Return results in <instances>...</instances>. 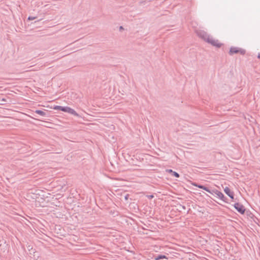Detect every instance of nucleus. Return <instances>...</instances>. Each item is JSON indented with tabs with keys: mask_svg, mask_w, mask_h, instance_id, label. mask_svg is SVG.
I'll return each instance as SVG.
<instances>
[{
	"mask_svg": "<svg viewBox=\"0 0 260 260\" xmlns=\"http://www.w3.org/2000/svg\"><path fill=\"white\" fill-rule=\"evenodd\" d=\"M229 53L230 55H233L235 53H239L243 55L245 53V51L242 48L233 47L231 48Z\"/></svg>",
	"mask_w": 260,
	"mask_h": 260,
	"instance_id": "3",
	"label": "nucleus"
},
{
	"mask_svg": "<svg viewBox=\"0 0 260 260\" xmlns=\"http://www.w3.org/2000/svg\"><path fill=\"white\" fill-rule=\"evenodd\" d=\"M258 57L260 58V54L258 55Z\"/></svg>",
	"mask_w": 260,
	"mask_h": 260,
	"instance_id": "13",
	"label": "nucleus"
},
{
	"mask_svg": "<svg viewBox=\"0 0 260 260\" xmlns=\"http://www.w3.org/2000/svg\"><path fill=\"white\" fill-rule=\"evenodd\" d=\"M235 208L237 209V210L241 214H244L245 211L244 207L239 203H236L234 205Z\"/></svg>",
	"mask_w": 260,
	"mask_h": 260,
	"instance_id": "4",
	"label": "nucleus"
},
{
	"mask_svg": "<svg viewBox=\"0 0 260 260\" xmlns=\"http://www.w3.org/2000/svg\"><path fill=\"white\" fill-rule=\"evenodd\" d=\"M167 172L169 173H172L173 174V172H174V171H173V170H168Z\"/></svg>",
	"mask_w": 260,
	"mask_h": 260,
	"instance_id": "11",
	"label": "nucleus"
},
{
	"mask_svg": "<svg viewBox=\"0 0 260 260\" xmlns=\"http://www.w3.org/2000/svg\"><path fill=\"white\" fill-rule=\"evenodd\" d=\"M224 191L232 199H234V193H233V192L231 191L230 189L228 187H226L224 188Z\"/></svg>",
	"mask_w": 260,
	"mask_h": 260,
	"instance_id": "5",
	"label": "nucleus"
},
{
	"mask_svg": "<svg viewBox=\"0 0 260 260\" xmlns=\"http://www.w3.org/2000/svg\"><path fill=\"white\" fill-rule=\"evenodd\" d=\"M213 192L221 200H223V199L224 198V196L223 195V194L219 191H218L217 190H215L213 191Z\"/></svg>",
	"mask_w": 260,
	"mask_h": 260,
	"instance_id": "7",
	"label": "nucleus"
},
{
	"mask_svg": "<svg viewBox=\"0 0 260 260\" xmlns=\"http://www.w3.org/2000/svg\"><path fill=\"white\" fill-rule=\"evenodd\" d=\"M173 175L175 176L176 177H179V175L178 173L176 172H173Z\"/></svg>",
	"mask_w": 260,
	"mask_h": 260,
	"instance_id": "10",
	"label": "nucleus"
},
{
	"mask_svg": "<svg viewBox=\"0 0 260 260\" xmlns=\"http://www.w3.org/2000/svg\"><path fill=\"white\" fill-rule=\"evenodd\" d=\"M160 259H168L167 257L164 255H158V256L155 257V260H159Z\"/></svg>",
	"mask_w": 260,
	"mask_h": 260,
	"instance_id": "8",
	"label": "nucleus"
},
{
	"mask_svg": "<svg viewBox=\"0 0 260 260\" xmlns=\"http://www.w3.org/2000/svg\"><path fill=\"white\" fill-rule=\"evenodd\" d=\"M150 199H151V198H153V196L151 195V196H149L148 197Z\"/></svg>",
	"mask_w": 260,
	"mask_h": 260,
	"instance_id": "12",
	"label": "nucleus"
},
{
	"mask_svg": "<svg viewBox=\"0 0 260 260\" xmlns=\"http://www.w3.org/2000/svg\"><path fill=\"white\" fill-rule=\"evenodd\" d=\"M191 184L194 186H196V187H198L200 188H201V189H203L205 190H206V191L209 192V193H211V191L206 187L204 186H203V185H198L197 184H196V183H192Z\"/></svg>",
	"mask_w": 260,
	"mask_h": 260,
	"instance_id": "6",
	"label": "nucleus"
},
{
	"mask_svg": "<svg viewBox=\"0 0 260 260\" xmlns=\"http://www.w3.org/2000/svg\"><path fill=\"white\" fill-rule=\"evenodd\" d=\"M54 110H58L61 111L70 113L76 116H78V114L72 108L69 107H62L60 106H55L53 107Z\"/></svg>",
	"mask_w": 260,
	"mask_h": 260,
	"instance_id": "2",
	"label": "nucleus"
},
{
	"mask_svg": "<svg viewBox=\"0 0 260 260\" xmlns=\"http://www.w3.org/2000/svg\"><path fill=\"white\" fill-rule=\"evenodd\" d=\"M35 112L36 113H37L40 115H42V116L45 115V113L44 112H43V111L38 110H36Z\"/></svg>",
	"mask_w": 260,
	"mask_h": 260,
	"instance_id": "9",
	"label": "nucleus"
},
{
	"mask_svg": "<svg viewBox=\"0 0 260 260\" xmlns=\"http://www.w3.org/2000/svg\"><path fill=\"white\" fill-rule=\"evenodd\" d=\"M199 36L202 38L205 41L210 43L213 46L217 47H220L221 46V44L219 42L218 40L213 39L212 37L208 36L206 32L203 31H200L198 32Z\"/></svg>",
	"mask_w": 260,
	"mask_h": 260,
	"instance_id": "1",
	"label": "nucleus"
}]
</instances>
